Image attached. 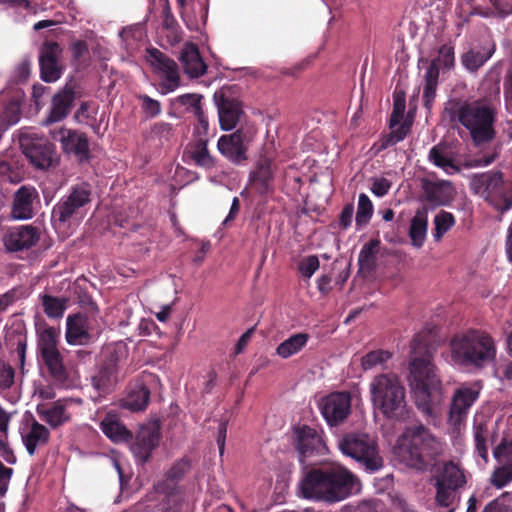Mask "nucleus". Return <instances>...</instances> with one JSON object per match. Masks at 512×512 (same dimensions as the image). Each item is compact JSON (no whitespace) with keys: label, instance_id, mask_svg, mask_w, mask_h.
Listing matches in <instances>:
<instances>
[{"label":"nucleus","instance_id":"obj_1","mask_svg":"<svg viewBox=\"0 0 512 512\" xmlns=\"http://www.w3.org/2000/svg\"><path fill=\"white\" fill-rule=\"evenodd\" d=\"M435 351V337L431 330H422L414 336L411 342L409 381L416 407L428 423H435L443 402V385L433 362Z\"/></svg>","mask_w":512,"mask_h":512},{"label":"nucleus","instance_id":"obj_2","mask_svg":"<svg viewBox=\"0 0 512 512\" xmlns=\"http://www.w3.org/2000/svg\"><path fill=\"white\" fill-rule=\"evenodd\" d=\"M498 101L479 98L473 101L452 100L445 107L452 125H462L475 146L491 142L496 137Z\"/></svg>","mask_w":512,"mask_h":512},{"label":"nucleus","instance_id":"obj_3","mask_svg":"<svg viewBox=\"0 0 512 512\" xmlns=\"http://www.w3.org/2000/svg\"><path fill=\"white\" fill-rule=\"evenodd\" d=\"M356 477L342 466L313 468L300 482V494L304 499L329 504L340 502L352 494Z\"/></svg>","mask_w":512,"mask_h":512},{"label":"nucleus","instance_id":"obj_4","mask_svg":"<svg viewBox=\"0 0 512 512\" xmlns=\"http://www.w3.org/2000/svg\"><path fill=\"white\" fill-rule=\"evenodd\" d=\"M450 362L465 369H483L496 359V344L485 331L468 329L449 341Z\"/></svg>","mask_w":512,"mask_h":512},{"label":"nucleus","instance_id":"obj_5","mask_svg":"<svg viewBox=\"0 0 512 512\" xmlns=\"http://www.w3.org/2000/svg\"><path fill=\"white\" fill-rule=\"evenodd\" d=\"M442 450L441 442L418 423L406 428L397 454L407 466L425 471L435 465Z\"/></svg>","mask_w":512,"mask_h":512},{"label":"nucleus","instance_id":"obj_6","mask_svg":"<svg viewBox=\"0 0 512 512\" xmlns=\"http://www.w3.org/2000/svg\"><path fill=\"white\" fill-rule=\"evenodd\" d=\"M373 405L389 419H402L407 413L406 389L394 373L375 376L369 385Z\"/></svg>","mask_w":512,"mask_h":512},{"label":"nucleus","instance_id":"obj_7","mask_svg":"<svg viewBox=\"0 0 512 512\" xmlns=\"http://www.w3.org/2000/svg\"><path fill=\"white\" fill-rule=\"evenodd\" d=\"M431 481L435 488V505L445 512H455L461 500L460 490L467 483L464 470L453 461H446L436 470Z\"/></svg>","mask_w":512,"mask_h":512},{"label":"nucleus","instance_id":"obj_8","mask_svg":"<svg viewBox=\"0 0 512 512\" xmlns=\"http://www.w3.org/2000/svg\"><path fill=\"white\" fill-rule=\"evenodd\" d=\"M341 452L359 462L366 471L374 473L383 467L376 440L366 433H346L338 442Z\"/></svg>","mask_w":512,"mask_h":512},{"label":"nucleus","instance_id":"obj_9","mask_svg":"<svg viewBox=\"0 0 512 512\" xmlns=\"http://www.w3.org/2000/svg\"><path fill=\"white\" fill-rule=\"evenodd\" d=\"M59 333L54 327H46L38 334L37 349L40 359L52 381L60 386L67 385L69 372L58 348Z\"/></svg>","mask_w":512,"mask_h":512},{"label":"nucleus","instance_id":"obj_10","mask_svg":"<svg viewBox=\"0 0 512 512\" xmlns=\"http://www.w3.org/2000/svg\"><path fill=\"white\" fill-rule=\"evenodd\" d=\"M19 144L22 153L37 169L47 170L58 161L54 144L37 133L22 131L19 134Z\"/></svg>","mask_w":512,"mask_h":512},{"label":"nucleus","instance_id":"obj_11","mask_svg":"<svg viewBox=\"0 0 512 512\" xmlns=\"http://www.w3.org/2000/svg\"><path fill=\"white\" fill-rule=\"evenodd\" d=\"M91 191L87 185L74 186L70 193L64 196L53 207L51 220L56 228H62L76 219L80 209L90 202Z\"/></svg>","mask_w":512,"mask_h":512},{"label":"nucleus","instance_id":"obj_12","mask_svg":"<svg viewBox=\"0 0 512 512\" xmlns=\"http://www.w3.org/2000/svg\"><path fill=\"white\" fill-rule=\"evenodd\" d=\"M49 134L52 140L61 144L64 153L74 155L80 162L90 159V143L86 133L61 127L50 130Z\"/></svg>","mask_w":512,"mask_h":512},{"label":"nucleus","instance_id":"obj_13","mask_svg":"<svg viewBox=\"0 0 512 512\" xmlns=\"http://www.w3.org/2000/svg\"><path fill=\"white\" fill-rule=\"evenodd\" d=\"M63 48L58 42L44 41L39 49L40 78L46 83L56 82L64 72Z\"/></svg>","mask_w":512,"mask_h":512},{"label":"nucleus","instance_id":"obj_14","mask_svg":"<svg viewBox=\"0 0 512 512\" xmlns=\"http://www.w3.org/2000/svg\"><path fill=\"white\" fill-rule=\"evenodd\" d=\"M293 446L299 454V460L314 455H323L327 451L326 444L321 434L308 425H298L293 428Z\"/></svg>","mask_w":512,"mask_h":512},{"label":"nucleus","instance_id":"obj_15","mask_svg":"<svg viewBox=\"0 0 512 512\" xmlns=\"http://www.w3.org/2000/svg\"><path fill=\"white\" fill-rule=\"evenodd\" d=\"M147 61L153 71L162 79V87L171 92L180 86V74L177 63L157 48L147 49Z\"/></svg>","mask_w":512,"mask_h":512},{"label":"nucleus","instance_id":"obj_16","mask_svg":"<svg viewBox=\"0 0 512 512\" xmlns=\"http://www.w3.org/2000/svg\"><path fill=\"white\" fill-rule=\"evenodd\" d=\"M320 411L331 427L342 424L351 413V397L348 392H333L323 398Z\"/></svg>","mask_w":512,"mask_h":512},{"label":"nucleus","instance_id":"obj_17","mask_svg":"<svg viewBox=\"0 0 512 512\" xmlns=\"http://www.w3.org/2000/svg\"><path fill=\"white\" fill-rule=\"evenodd\" d=\"M422 199L432 207L449 206L455 199L453 183L443 179H421Z\"/></svg>","mask_w":512,"mask_h":512},{"label":"nucleus","instance_id":"obj_18","mask_svg":"<svg viewBox=\"0 0 512 512\" xmlns=\"http://www.w3.org/2000/svg\"><path fill=\"white\" fill-rule=\"evenodd\" d=\"M155 493L162 495L160 512H181L184 503V489L178 482L165 476L153 486Z\"/></svg>","mask_w":512,"mask_h":512},{"label":"nucleus","instance_id":"obj_19","mask_svg":"<svg viewBox=\"0 0 512 512\" xmlns=\"http://www.w3.org/2000/svg\"><path fill=\"white\" fill-rule=\"evenodd\" d=\"M479 397V389L464 386L458 388L453 395L449 410V422L454 425H460L467 417L471 406Z\"/></svg>","mask_w":512,"mask_h":512},{"label":"nucleus","instance_id":"obj_20","mask_svg":"<svg viewBox=\"0 0 512 512\" xmlns=\"http://www.w3.org/2000/svg\"><path fill=\"white\" fill-rule=\"evenodd\" d=\"M159 441V428L153 425H143L136 434L131 451L141 463H146L150 459L152 451L159 445Z\"/></svg>","mask_w":512,"mask_h":512},{"label":"nucleus","instance_id":"obj_21","mask_svg":"<svg viewBox=\"0 0 512 512\" xmlns=\"http://www.w3.org/2000/svg\"><path fill=\"white\" fill-rule=\"evenodd\" d=\"M75 98L74 86L66 84L52 97L50 112L43 123L50 125L64 120L69 115Z\"/></svg>","mask_w":512,"mask_h":512},{"label":"nucleus","instance_id":"obj_22","mask_svg":"<svg viewBox=\"0 0 512 512\" xmlns=\"http://www.w3.org/2000/svg\"><path fill=\"white\" fill-rule=\"evenodd\" d=\"M217 148L225 158L234 164H240L247 159V148L244 145V134L241 130L222 135L218 139Z\"/></svg>","mask_w":512,"mask_h":512},{"label":"nucleus","instance_id":"obj_23","mask_svg":"<svg viewBox=\"0 0 512 512\" xmlns=\"http://www.w3.org/2000/svg\"><path fill=\"white\" fill-rule=\"evenodd\" d=\"M40 239V231L32 225L14 227L6 236L5 245L9 251L28 250Z\"/></svg>","mask_w":512,"mask_h":512},{"label":"nucleus","instance_id":"obj_24","mask_svg":"<svg viewBox=\"0 0 512 512\" xmlns=\"http://www.w3.org/2000/svg\"><path fill=\"white\" fill-rule=\"evenodd\" d=\"M273 160L267 156H260L255 168L250 172L249 182L256 192L266 194L272 190L274 179Z\"/></svg>","mask_w":512,"mask_h":512},{"label":"nucleus","instance_id":"obj_25","mask_svg":"<svg viewBox=\"0 0 512 512\" xmlns=\"http://www.w3.org/2000/svg\"><path fill=\"white\" fill-rule=\"evenodd\" d=\"M39 199L38 191L30 185L21 186L14 194L12 215L16 219H31L34 216L33 205Z\"/></svg>","mask_w":512,"mask_h":512},{"label":"nucleus","instance_id":"obj_26","mask_svg":"<svg viewBox=\"0 0 512 512\" xmlns=\"http://www.w3.org/2000/svg\"><path fill=\"white\" fill-rule=\"evenodd\" d=\"M219 123L222 130H231L236 127L244 114L241 102L234 98L221 96L217 103Z\"/></svg>","mask_w":512,"mask_h":512},{"label":"nucleus","instance_id":"obj_27","mask_svg":"<svg viewBox=\"0 0 512 512\" xmlns=\"http://www.w3.org/2000/svg\"><path fill=\"white\" fill-rule=\"evenodd\" d=\"M36 411L40 419L53 429L59 428L71 420L66 404L61 400L50 404H40Z\"/></svg>","mask_w":512,"mask_h":512},{"label":"nucleus","instance_id":"obj_28","mask_svg":"<svg viewBox=\"0 0 512 512\" xmlns=\"http://www.w3.org/2000/svg\"><path fill=\"white\" fill-rule=\"evenodd\" d=\"M180 61L184 72L190 78H199L206 73L207 65L203 61L197 45L193 43L186 44L180 54Z\"/></svg>","mask_w":512,"mask_h":512},{"label":"nucleus","instance_id":"obj_29","mask_svg":"<svg viewBox=\"0 0 512 512\" xmlns=\"http://www.w3.org/2000/svg\"><path fill=\"white\" fill-rule=\"evenodd\" d=\"M428 160L449 175L461 172V168L455 163L453 153L446 142L434 145L429 151Z\"/></svg>","mask_w":512,"mask_h":512},{"label":"nucleus","instance_id":"obj_30","mask_svg":"<svg viewBox=\"0 0 512 512\" xmlns=\"http://www.w3.org/2000/svg\"><path fill=\"white\" fill-rule=\"evenodd\" d=\"M184 153L198 167L210 170L216 166V159L208 150V140L203 137L189 143Z\"/></svg>","mask_w":512,"mask_h":512},{"label":"nucleus","instance_id":"obj_31","mask_svg":"<svg viewBox=\"0 0 512 512\" xmlns=\"http://www.w3.org/2000/svg\"><path fill=\"white\" fill-rule=\"evenodd\" d=\"M49 440V429L35 419L32 420L27 432L22 433L23 444L30 456H33L37 449L46 446L49 443Z\"/></svg>","mask_w":512,"mask_h":512},{"label":"nucleus","instance_id":"obj_32","mask_svg":"<svg viewBox=\"0 0 512 512\" xmlns=\"http://www.w3.org/2000/svg\"><path fill=\"white\" fill-rule=\"evenodd\" d=\"M472 186L476 192L485 194L486 198L499 195L503 190V174L500 171L475 174Z\"/></svg>","mask_w":512,"mask_h":512},{"label":"nucleus","instance_id":"obj_33","mask_svg":"<svg viewBox=\"0 0 512 512\" xmlns=\"http://www.w3.org/2000/svg\"><path fill=\"white\" fill-rule=\"evenodd\" d=\"M102 432L113 442H131L133 433L120 421L117 414L107 413L100 423Z\"/></svg>","mask_w":512,"mask_h":512},{"label":"nucleus","instance_id":"obj_34","mask_svg":"<svg viewBox=\"0 0 512 512\" xmlns=\"http://www.w3.org/2000/svg\"><path fill=\"white\" fill-rule=\"evenodd\" d=\"M90 339L88 318L82 314L67 317L66 340L69 344H86Z\"/></svg>","mask_w":512,"mask_h":512},{"label":"nucleus","instance_id":"obj_35","mask_svg":"<svg viewBox=\"0 0 512 512\" xmlns=\"http://www.w3.org/2000/svg\"><path fill=\"white\" fill-rule=\"evenodd\" d=\"M428 228V210L425 206L416 210L411 219L409 227V237L414 247L420 248L423 246Z\"/></svg>","mask_w":512,"mask_h":512},{"label":"nucleus","instance_id":"obj_36","mask_svg":"<svg viewBox=\"0 0 512 512\" xmlns=\"http://www.w3.org/2000/svg\"><path fill=\"white\" fill-rule=\"evenodd\" d=\"M150 401V390L143 383H136L122 400V406L130 411H144Z\"/></svg>","mask_w":512,"mask_h":512},{"label":"nucleus","instance_id":"obj_37","mask_svg":"<svg viewBox=\"0 0 512 512\" xmlns=\"http://www.w3.org/2000/svg\"><path fill=\"white\" fill-rule=\"evenodd\" d=\"M118 369L110 368L103 363L98 364L96 373L92 376V386L99 394L111 392L117 382Z\"/></svg>","mask_w":512,"mask_h":512},{"label":"nucleus","instance_id":"obj_38","mask_svg":"<svg viewBox=\"0 0 512 512\" xmlns=\"http://www.w3.org/2000/svg\"><path fill=\"white\" fill-rule=\"evenodd\" d=\"M128 354V347L124 342L108 343L101 350L99 362L119 370L120 363L127 359Z\"/></svg>","mask_w":512,"mask_h":512},{"label":"nucleus","instance_id":"obj_39","mask_svg":"<svg viewBox=\"0 0 512 512\" xmlns=\"http://www.w3.org/2000/svg\"><path fill=\"white\" fill-rule=\"evenodd\" d=\"M309 338L307 333L293 334L277 346L276 354L283 359H288L300 352L308 343Z\"/></svg>","mask_w":512,"mask_h":512},{"label":"nucleus","instance_id":"obj_40","mask_svg":"<svg viewBox=\"0 0 512 512\" xmlns=\"http://www.w3.org/2000/svg\"><path fill=\"white\" fill-rule=\"evenodd\" d=\"M380 245L381 242L377 238L371 239L363 245L358 256L360 269L366 271H372L375 269Z\"/></svg>","mask_w":512,"mask_h":512},{"label":"nucleus","instance_id":"obj_41","mask_svg":"<svg viewBox=\"0 0 512 512\" xmlns=\"http://www.w3.org/2000/svg\"><path fill=\"white\" fill-rule=\"evenodd\" d=\"M495 52V44L491 47H483L480 50H470L462 56V63L469 71H477L482 67Z\"/></svg>","mask_w":512,"mask_h":512},{"label":"nucleus","instance_id":"obj_42","mask_svg":"<svg viewBox=\"0 0 512 512\" xmlns=\"http://www.w3.org/2000/svg\"><path fill=\"white\" fill-rule=\"evenodd\" d=\"M492 437V430L487 421H475L474 423V441L475 449L478 455L484 460L488 456V441Z\"/></svg>","mask_w":512,"mask_h":512},{"label":"nucleus","instance_id":"obj_43","mask_svg":"<svg viewBox=\"0 0 512 512\" xmlns=\"http://www.w3.org/2000/svg\"><path fill=\"white\" fill-rule=\"evenodd\" d=\"M23 93L20 89H16L13 95L8 99L2 114V120L8 125H14L20 120L21 102Z\"/></svg>","mask_w":512,"mask_h":512},{"label":"nucleus","instance_id":"obj_44","mask_svg":"<svg viewBox=\"0 0 512 512\" xmlns=\"http://www.w3.org/2000/svg\"><path fill=\"white\" fill-rule=\"evenodd\" d=\"M44 313L49 318H61L66 309V301L58 297L44 294L41 296Z\"/></svg>","mask_w":512,"mask_h":512},{"label":"nucleus","instance_id":"obj_45","mask_svg":"<svg viewBox=\"0 0 512 512\" xmlns=\"http://www.w3.org/2000/svg\"><path fill=\"white\" fill-rule=\"evenodd\" d=\"M398 127L394 129L392 128V131L383 136L380 140L378 150H385L390 146H393L397 144L398 142L403 141L408 133L410 132V124L408 122H402L400 125H397Z\"/></svg>","mask_w":512,"mask_h":512},{"label":"nucleus","instance_id":"obj_46","mask_svg":"<svg viewBox=\"0 0 512 512\" xmlns=\"http://www.w3.org/2000/svg\"><path fill=\"white\" fill-rule=\"evenodd\" d=\"M202 98L203 96L201 94L186 93L172 99L171 105L175 108H177V106H183L186 112H192L195 115L203 109L201 103Z\"/></svg>","mask_w":512,"mask_h":512},{"label":"nucleus","instance_id":"obj_47","mask_svg":"<svg viewBox=\"0 0 512 512\" xmlns=\"http://www.w3.org/2000/svg\"><path fill=\"white\" fill-rule=\"evenodd\" d=\"M392 354L383 349L373 350L365 354L361 358V366L363 370H371L376 367H383V365L390 360Z\"/></svg>","mask_w":512,"mask_h":512},{"label":"nucleus","instance_id":"obj_48","mask_svg":"<svg viewBox=\"0 0 512 512\" xmlns=\"http://www.w3.org/2000/svg\"><path fill=\"white\" fill-rule=\"evenodd\" d=\"M373 215V204L365 193H361L358 198V206L356 212V225L359 227L369 223Z\"/></svg>","mask_w":512,"mask_h":512},{"label":"nucleus","instance_id":"obj_49","mask_svg":"<svg viewBox=\"0 0 512 512\" xmlns=\"http://www.w3.org/2000/svg\"><path fill=\"white\" fill-rule=\"evenodd\" d=\"M455 224V217L447 211L439 212L434 218V238L439 240L448 232Z\"/></svg>","mask_w":512,"mask_h":512},{"label":"nucleus","instance_id":"obj_50","mask_svg":"<svg viewBox=\"0 0 512 512\" xmlns=\"http://www.w3.org/2000/svg\"><path fill=\"white\" fill-rule=\"evenodd\" d=\"M482 512H512V492H504L490 501Z\"/></svg>","mask_w":512,"mask_h":512},{"label":"nucleus","instance_id":"obj_51","mask_svg":"<svg viewBox=\"0 0 512 512\" xmlns=\"http://www.w3.org/2000/svg\"><path fill=\"white\" fill-rule=\"evenodd\" d=\"M190 469H191L190 459L183 457L173 463L171 468L165 473V476H168L170 479L175 480L176 482L180 483V481L190 471Z\"/></svg>","mask_w":512,"mask_h":512},{"label":"nucleus","instance_id":"obj_52","mask_svg":"<svg viewBox=\"0 0 512 512\" xmlns=\"http://www.w3.org/2000/svg\"><path fill=\"white\" fill-rule=\"evenodd\" d=\"M137 99L141 102V109L148 118H155L161 114V103L146 94H140Z\"/></svg>","mask_w":512,"mask_h":512},{"label":"nucleus","instance_id":"obj_53","mask_svg":"<svg viewBox=\"0 0 512 512\" xmlns=\"http://www.w3.org/2000/svg\"><path fill=\"white\" fill-rule=\"evenodd\" d=\"M320 262L316 255H309L302 258L298 263V271L305 279H310L319 269Z\"/></svg>","mask_w":512,"mask_h":512},{"label":"nucleus","instance_id":"obj_54","mask_svg":"<svg viewBox=\"0 0 512 512\" xmlns=\"http://www.w3.org/2000/svg\"><path fill=\"white\" fill-rule=\"evenodd\" d=\"M437 60L438 66L442 65L444 68L450 69L454 66V47L444 44L439 48Z\"/></svg>","mask_w":512,"mask_h":512},{"label":"nucleus","instance_id":"obj_55","mask_svg":"<svg viewBox=\"0 0 512 512\" xmlns=\"http://www.w3.org/2000/svg\"><path fill=\"white\" fill-rule=\"evenodd\" d=\"M174 126L167 122H157L153 125L151 133L160 141H169L174 136Z\"/></svg>","mask_w":512,"mask_h":512},{"label":"nucleus","instance_id":"obj_56","mask_svg":"<svg viewBox=\"0 0 512 512\" xmlns=\"http://www.w3.org/2000/svg\"><path fill=\"white\" fill-rule=\"evenodd\" d=\"M512 481V469L502 466L494 471L491 482L497 488H502Z\"/></svg>","mask_w":512,"mask_h":512},{"label":"nucleus","instance_id":"obj_57","mask_svg":"<svg viewBox=\"0 0 512 512\" xmlns=\"http://www.w3.org/2000/svg\"><path fill=\"white\" fill-rule=\"evenodd\" d=\"M405 99L401 97H395L393 104V111L390 116L389 127L392 129L397 126L404 117L405 112Z\"/></svg>","mask_w":512,"mask_h":512},{"label":"nucleus","instance_id":"obj_58","mask_svg":"<svg viewBox=\"0 0 512 512\" xmlns=\"http://www.w3.org/2000/svg\"><path fill=\"white\" fill-rule=\"evenodd\" d=\"M14 377V368L5 362H0V388H10L14 384Z\"/></svg>","mask_w":512,"mask_h":512},{"label":"nucleus","instance_id":"obj_59","mask_svg":"<svg viewBox=\"0 0 512 512\" xmlns=\"http://www.w3.org/2000/svg\"><path fill=\"white\" fill-rule=\"evenodd\" d=\"M494 457L499 461L505 460L512 462V439L508 441L504 438L493 451Z\"/></svg>","mask_w":512,"mask_h":512},{"label":"nucleus","instance_id":"obj_60","mask_svg":"<svg viewBox=\"0 0 512 512\" xmlns=\"http://www.w3.org/2000/svg\"><path fill=\"white\" fill-rule=\"evenodd\" d=\"M499 18H506L512 14V0H489Z\"/></svg>","mask_w":512,"mask_h":512},{"label":"nucleus","instance_id":"obj_61","mask_svg":"<svg viewBox=\"0 0 512 512\" xmlns=\"http://www.w3.org/2000/svg\"><path fill=\"white\" fill-rule=\"evenodd\" d=\"M391 182L387 178H375L372 183L371 191L377 197H383L388 194L391 188Z\"/></svg>","mask_w":512,"mask_h":512},{"label":"nucleus","instance_id":"obj_62","mask_svg":"<svg viewBox=\"0 0 512 512\" xmlns=\"http://www.w3.org/2000/svg\"><path fill=\"white\" fill-rule=\"evenodd\" d=\"M13 472L12 468L4 466L0 461V496H4L6 494Z\"/></svg>","mask_w":512,"mask_h":512},{"label":"nucleus","instance_id":"obj_63","mask_svg":"<svg viewBox=\"0 0 512 512\" xmlns=\"http://www.w3.org/2000/svg\"><path fill=\"white\" fill-rule=\"evenodd\" d=\"M32 62L29 57H24L16 67V77L19 81H26L31 73Z\"/></svg>","mask_w":512,"mask_h":512},{"label":"nucleus","instance_id":"obj_64","mask_svg":"<svg viewBox=\"0 0 512 512\" xmlns=\"http://www.w3.org/2000/svg\"><path fill=\"white\" fill-rule=\"evenodd\" d=\"M354 206L351 203L346 204L339 216V225L342 229H347L352 223Z\"/></svg>","mask_w":512,"mask_h":512}]
</instances>
